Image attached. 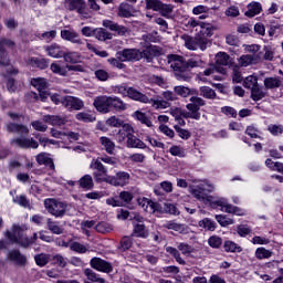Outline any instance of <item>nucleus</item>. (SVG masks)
Here are the masks:
<instances>
[{
    "label": "nucleus",
    "mask_w": 283,
    "mask_h": 283,
    "mask_svg": "<svg viewBox=\"0 0 283 283\" xmlns=\"http://www.w3.org/2000/svg\"><path fill=\"white\" fill-rule=\"evenodd\" d=\"M167 63L171 67L175 77L177 81L189 83L193 75L191 74L190 69L193 67H205V62L200 56L190 57L187 62L180 55L169 54L167 55Z\"/></svg>",
    "instance_id": "obj_1"
},
{
    "label": "nucleus",
    "mask_w": 283,
    "mask_h": 283,
    "mask_svg": "<svg viewBox=\"0 0 283 283\" xmlns=\"http://www.w3.org/2000/svg\"><path fill=\"white\" fill-rule=\"evenodd\" d=\"M213 189H216V187L208 181H200L198 185L189 187V191L191 196H193V198L200 200L205 205H210V207H213L216 209L218 208V205H224V200L220 198L216 199L207 195V192L211 193Z\"/></svg>",
    "instance_id": "obj_2"
},
{
    "label": "nucleus",
    "mask_w": 283,
    "mask_h": 283,
    "mask_svg": "<svg viewBox=\"0 0 283 283\" xmlns=\"http://www.w3.org/2000/svg\"><path fill=\"white\" fill-rule=\"evenodd\" d=\"M115 138L119 145L130 149H147V145L134 135V127L130 124L123 125Z\"/></svg>",
    "instance_id": "obj_3"
},
{
    "label": "nucleus",
    "mask_w": 283,
    "mask_h": 283,
    "mask_svg": "<svg viewBox=\"0 0 283 283\" xmlns=\"http://www.w3.org/2000/svg\"><path fill=\"white\" fill-rule=\"evenodd\" d=\"M6 238H8L11 244H19L20 247H30L34 241L28 237L23 235V229L19 226H12L11 231L6 232Z\"/></svg>",
    "instance_id": "obj_4"
},
{
    "label": "nucleus",
    "mask_w": 283,
    "mask_h": 283,
    "mask_svg": "<svg viewBox=\"0 0 283 283\" xmlns=\"http://www.w3.org/2000/svg\"><path fill=\"white\" fill-rule=\"evenodd\" d=\"M44 207L46 211L55 218H63V216H65V211H67V203L56 199L44 200Z\"/></svg>",
    "instance_id": "obj_5"
},
{
    "label": "nucleus",
    "mask_w": 283,
    "mask_h": 283,
    "mask_svg": "<svg viewBox=\"0 0 283 283\" xmlns=\"http://www.w3.org/2000/svg\"><path fill=\"white\" fill-rule=\"evenodd\" d=\"M65 8L73 12L77 11L82 19H92V13L87 10V7L83 0H65Z\"/></svg>",
    "instance_id": "obj_6"
},
{
    "label": "nucleus",
    "mask_w": 283,
    "mask_h": 283,
    "mask_svg": "<svg viewBox=\"0 0 283 283\" xmlns=\"http://www.w3.org/2000/svg\"><path fill=\"white\" fill-rule=\"evenodd\" d=\"M116 56L122 63L136 62L143 59V52L138 49H124L118 51Z\"/></svg>",
    "instance_id": "obj_7"
},
{
    "label": "nucleus",
    "mask_w": 283,
    "mask_h": 283,
    "mask_svg": "<svg viewBox=\"0 0 283 283\" xmlns=\"http://www.w3.org/2000/svg\"><path fill=\"white\" fill-rule=\"evenodd\" d=\"M130 178L132 175H129V172L118 171L114 176H107L106 182L113 187H127V185H129Z\"/></svg>",
    "instance_id": "obj_8"
},
{
    "label": "nucleus",
    "mask_w": 283,
    "mask_h": 283,
    "mask_svg": "<svg viewBox=\"0 0 283 283\" xmlns=\"http://www.w3.org/2000/svg\"><path fill=\"white\" fill-rule=\"evenodd\" d=\"M93 105L97 112L109 114V112H112V96H97L95 97Z\"/></svg>",
    "instance_id": "obj_9"
},
{
    "label": "nucleus",
    "mask_w": 283,
    "mask_h": 283,
    "mask_svg": "<svg viewBox=\"0 0 283 283\" xmlns=\"http://www.w3.org/2000/svg\"><path fill=\"white\" fill-rule=\"evenodd\" d=\"M62 105L63 107L69 109V112H72L73 109L78 112L80 109H83V107H85V103L83 102V99L70 95L62 97Z\"/></svg>",
    "instance_id": "obj_10"
},
{
    "label": "nucleus",
    "mask_w": 283,
    "mask_h": 283,
    "mask_svg": "<svg viewBox=\"0 0 283 283\" xmlns=\"http://www.w3.org/2000/svg\"><path fill=\"white\" fill-rule=\"evenodd\" d=\"M61 39L63 41H70V43H74L75 45H85V40L73 29H64L61 31Z\"/></svg>",
    "instance_id": "obj_11"
},
{
    "label": "nucleus",
    "mask_w": 283,
    "mask_h": 283,
    "mask_svg": "<svg viewBox=\"0 0 283 283\" xmlns=\"http://www.w3.org/2000/svg\"><path fill=\"white\" fill-rule=\"evenodd\" d=\"M137 205H139V207H142V209L148 213H160V211H163V208H160L158 202H154L145 197L138 198Z\"/></svg>",
    "instance_id": "obj_12"
},
{
    "label": "nucleus",
    "mask_w": 283,
    "mask_h": 283,
    "mask_svg": "<svg viewBox=\"0 0 283 283\" xmlns=\"http://www.w3.org/2000/svg\"><path fill=\"white\" fill-rule=\"evenodd\" d=\"M91 266L92 269H95V271H101L102 273H112L113 271L112 263L101 258H93L91 260Z\"/></svg>",
    "instance_id": "obj_13"
},
{
    "label": "nucleus",
    "mask_w": 283,
    "mask_h": 283,
    "mask_svg": "<svg viewBox=\"0 0 283 283\" xmlns=\"http://www.w3.org/2000/svg\"><path fill=\"white\" fill-rule=\"evenodd\" d=\"M150 96L151 93L144 94L135 87L128 88V98H130L132 101H137L138 103H144L145 105H147L149 103Z\"/></svg>",
    "instance_id": "obj_14"
},
{
    "label": "nucleus",
    "mask_w": 283,
    "mask_h": 283,
    "mask_svg": "<svg viewBox=\"0 0 283 283\" xmlns=\"http://www.w3.org/2000/svg\"><path fill=\"white\" fill-rule=\"evenodd\" d=\"M3 45L14 48V41L8 39L0 40V65H10V60L8 59V53L3 49Z\"/></svg>",
    "instance_id": "obj_15"
},
{
    "label": "nucleus",
    "mask_w": 283,
    "mask_h": 283,
    "mask_svg": "<svg viewBox=\"0 0 283 283\" xmlns=\"http://www.w3.org/2000/svg\"><path fill=\"white\" fill-rule=\"evenodd\" d=\"M261 56L258 53L245 54L239 57V65L241 67H249V65H256Z\"/></svg>",
    "instance_id": "obj_16"
},
{
    "label": "nucleus",
    "mask_w": 283,
    "mask_h": 283,
    "mask_svg": "<svg viewBox=\"0 0 283 283\" xmlns=\"http://www.w3.org/2000/svg\"><path fill=\"white\" fill-rule=\"evenodd\" d=\"M44 50L49 56L52 59H63L65 56V51L63 50V46L53 43L51 45L44 46Z\"/></svg>",
    "instance_id": "obj_17"
},
{
    "label": "nucleus",
    "mask_w": 283,
    "mask_h": 283,
    "mask_svg": "<svg viewBox=\"0 0 283 283\" xmlns=\"http://www.w3.org/2000/svg\"><path fill=\"white\" fill-rule=\"evenodd\" d=\"M102 24L104 28L112 30V32H116L119 36H125V34L129 32L126 27L118 25L116 22H113L111 20H104Z\"/></svg>",
    "instance_id": "obj_18"
},
{
    "label": "nucleus",
    "mask_w": 283,
    "mask_h": 283,
    "mask_svg": "<svg viewBox=\"0 0 283 283\" xmlns=\"http://www.w3.org/2000/svg\"><path fill=\"white\" fill-rule=\"evenodd\" d=\"M36 85H38L39 98L42 102L48 101V98H50V90L48 88V80L38 78Z\"/></svg>",
    "instance_id": "obj_19"
},
{
    "label": "nucleus",
    "mask_w": 283,
    "mask_h": 283,
    "mask_svg": "<svg viewBox=\"0 0 283 283\" xmlns=\"http://www.w3.org/2000/svg\"><path fill=\"white\" fill-rule=\"evenodd\" d=\"M220 200H223V203L217 205V207H221V211H224L226 213H235V216H245L247 212H244V210L229 205V201L226 198H220Z\"/></svg>",
    "instance_id": "obj_20"
},
{
    "label": "nucleus",
    "mask_w": 283,
    "mask_h": 283,
    "mask_svg": "<svg viewBox=\"0 0 283 283\" xmlns=\"http://www.w3.org/2000/svg\"><path fill=\"white\" fill-rule=\"evenodd\" d=\"M11 145L13 147H22L23 149L31 147L32 149H36V142L30 138H15L11 140Z\"/></svg>",
    "instance_id": "obj_21"
},
{
    "label": "nucleus",
    "mask_w": 283,
    "mask_h": 283,
    "mask_svg": "<svg viewBox=\"0 0 283 283\" xmlns=\"http://www.w3.org/2000/svg\"><path fill=\"white\" fill-rule=\"evenodd\" d=\"M148 101L149 102L147 103V105H151V107H155V109H167L171 107V104L166 99H160L153 95H150Z\"/></svg>",
    "instance_id": "obj_22"
},
{
    "label": "nucleus",
    "mask_w": 283,
    "mask_h": 283,
    "mask_svg": "<svg viewBox=\"0 0 283 283\" xmlns=\"http://www.w3.org/2000/svg\"><path fill=\"white\" fill-rule=\"evenodd\" d=\"M145 50L142 51L143 59H147V61H151L154 56H158L160 54V49L156 45L146 44Z\"/></svg>",
    "instance_id": "obj_23"
},
{
    "label": "nucleus",
    "mask_w": 283,
    "mask_h": 283,
    "mask_svg": "<svg viewBox=\"0 0 283 283\" xmlns=\"http://www.w3.org/2000/svg\"><path fill=\"white\" fill-rule=\"evenodd\" d=\"M44 123H50V125H53L54 127H62V125H65L67 123V119L65 117H61L59 115H45L43 117Z\"/></svg>",
    "instance_id": "obj_24"
},
{
    "label": "nucleus",
    "mask_w": 283,
    "mask_h": 283,
    "mask_svg": "<svg viewBox=\"0 0 283 283\" xmlns=\"http://www.w3.org/2000/svg\"><path fill=\"white\" fill-rule=\"evenodd\" d=\"M6 127H7V132H10L11 134H20L21 136H23V134H28V132H30L28 126L14 124V123H9L6 125Z\"/></svg>",
    "instance_id": "obj_25"
},
{
    "label": "nucleus",
    "mask_w": 283,
    "mask_h": 283,
    "mask_svg": "<svg viewBox=\"0 0 283 283\" xmlns=\"http://www.w3.org/2000/svg\"><path fill=\"white\" fill-rule=\"evenodd\" d=\"M117 14L118 17H123L124 19H129V17L134 15V8L127 2H122L118 7Z\"/></svg>",
    "instance_id": "obj_26"
},
{
    "label": "nucleus",
    "mask_w": 283,
    "mask_h": 283,
    "mask_svg": "<svg viewBox=\"0 0 283 283\" xmlns=\"http://www.w3.org/2000/svg\"><path fill=\"white\" fill-rule=\"evenodd\" d=\"M133 235H135V238H143L145 240L149 238V230L147 227H145V224L137 223L134 226Z\"/></svg>",
    "instance_id": "obj_27"
},
{
    "label": "nucleus",
    "mask_w": 283,
    "mask_h": 283,
    "mask_svg": "<svg viewBox=\"0 0 283 283\" xmlns=\"http://www.w3.org/2000/svg\"><path fill=\"white\" fill-rule=\"evenodd\" d=\"M205 105H207V102L202 97L192 96L190 97V103L186 105V108L200 111V107H205Z\"/></svg>",
    "instance_id": "obj_28"
},
{
    "label": "nucleus",
    "mask_w": 283,
    "mask_h": 283,
    "mask_svg": "<svg viewBox=\"0 0 283 283\" xmlns=\"http://www.w3.org/2000/svg\"><path fill=\"white\" fill-rule=\"evenodd\" d=\"M63 59H64L65 63L76 64V63H81L83 56L81 55V53H78L76 51H71V52L64 51Z\"/></svg>",
    "instance_id": "obj_29"
},
{
    "label": "nucleus",
    "mask_w": 283,
    "mask_h": 283,
    "mask_svg": "<svg viewBox=\"0 0 283 283\" xmlns=\"http://www.w3.org/2000/svg\"><path fill=\"white\" fill-rule=\"evenodd\" d=\"M132 116L133 118H135V120H138L139 123H142V125H146V127H154V123H151V119H149L147 114L140 111H136L133 113Z\"/></svg>",
    "instance_id": "obj_30"
},
{
    "label": "nucleus",
    "mask_w": 283,
    "mask_h": 283,
    "mask_svg": "<svg viewBox=\"0 0 283 283\" xmlns=\"http://www.w3.org/2000/svg\"><path fill=\"white\" fill-rule=\"evenodd\" d=\"M125 112L127 109V104L120 99L118 96L111 97V111Z\"/></svg>",
    "instance_id": "obj_31"
},
{
    "label": "nucleus",
    "mask_w": 283,
    "mask_h": 283,
    "mask_svg": "<svg viewBox=\"0 0 283 283\" xmlns=\"http://www.w3.org/2000/svg\"><path fill=\"white\" fill-rule=\"evenodd\" d=\"M8 259L14 264H25V256H23V254H21V252H19L18 250L9 251Z\"/></svg>",
    "instance_id": "obj_32"
},
{
    "label": "nucleus",
    "mask_w": 283,
    "mask_h": 283,
    "mask_svg": "<svg viewBox=\"0 0 283 283\" xmlns=\"http://www.w3.org/2000/svg\"><path fill=\"white\" fill-rule=\"evenodd\" d=\"M262 12V4L260 2H251L248 6V11H245V17L253 19V17L260 14Z\"/></svg>",
    "instance_id": "obj_33"
},
{
    "label": "nucleus",
    "mask_w": 283,
    "mask_h": 283,
    "mask_svg": "<svg viewBox=\"0 0 283 283\" xmlns=\"http://www.w3.org/2000/svg\"><path fill=\"white\" fill-rule=\"evenodd\" d=\"M36 160L39 165H44V167H49V169H54V161L46 153H41L38 155Z\"/></svg>",
    "instance_id": "obj_34"
},
{
    "label": "nucleus",
    "mask_w": 283,
    "mask_h": 283,
    "mask_svg": "<svg viewBox=\"0 0 283 283\" xmlns=\"http://www.w3.org/2000/svg\"><path fill=\"white\" fill-rule=\"evenodd\" d=\"M216 72H219V74H227V71L224 67L217 66L216 64H211L208 69L203 71V73H200L199 76L202 78V76H211L212 74H216Z\"/></svg>",
    "instance_id": "obj_35"
},
{
    "label": "nucleus",
    "mask_w": 283,
    "mask_h": 283,
    "mask_svg": "<svg viewBox=\"0 0 283 283\" xmlns=\"http://www.w3.org/2000/svg\"><path fill=\"white\" fill-rule=\"evenodd\" d=\"M181 40L184 41L185 48H187V50H192V51L198 50L197 36L193 38V36L184 34L181 35Z\"/></svg>",
    "instance_id": "obj_36"
},
{
    "label": "nucleus",
    "mask_w": 283,
    "mask_h": 283,
    "mask_svg": "<svg viewBox=\"0 0 283 283\" xmlns=\"http://www.w3.org/2000/svg\"><path fill=\"white\" fill-rule=\"evenodd\" d=\"M282 85V80L280 77H266L264 80L265 90H277Z\"/></svg>",
    "instance_id": "obj_37"
},
{
    "label": "nucleus",
    "mask_w": 283,
    "mask_h": 283,
    "mask_svg": "<svg viewBox=\"0 0 283 283\" xmlns=\"http://www.w3.org/2000/svg\"><path fill=\"white\" fill-rule=\"evenodd\" d=\"M254 255L256 260H270V258H273V251L266 250V248L261 247L255 250Z\"/></svg>",
    "instance_id": "obj_38"
},
{
    "label": "nucleus",
    "mask_w": 283,
    "mask_h": 283,
    "mask_svg": "<svg viewBox=\"0 0 283 283\" xmlns=\"http://www.w3.org/2000/svg\"><path fill=\"white\" fill-rule=\"evenodd\" d=\"M99 143L107 154H114V149H116V144H114L112 139H109L108 137H101Z\"/></svg>",
    "instance_id": "obj_39"
},
{
    "label": "nucleus",
    "mask_w": 283,
    "mask_h": 283,
    "mask_svg": "<svg viewBox=\"0 0 283 283\" xmlns=\"http://www.w3.org/2000/svg\"><path fill=\"white\" fill-rule=\"evenodd\" d=\"M166 252L169 253L170 255H172V258H175V260L178 264H181L182 266H185V264H187V262L180 255V250H178L174 247H167Z\"/></svg>",
    "instance_id": "obj_40"
},
{
    "label": "nucleus",
    "mask_w": 283,
    "mask_h": 283,
    "mask_svg": "<svg viewBox=\"0 0 283 283\" xmlns=\"http://www.w3.org/2000/svg\"><path fill=\"white\" fill-rule=\"evenodd\" d=\"M75 118L82 123H94L96 120V116L90 112H80L75 115Z\"/></svg>",
    "instance_id": "obj_41"
},
{
    "label": "nucleus",
    "mask_w": 283,
    "mask_h": 283,
    "mask_svg": "<svg viewBox=\"0 0 283 283\" xmlns=\"http://www.w3.org/2000/svg\"><path fill=\"white\" fill-rule=\"evenodd\" d=\"M199 94L200 96H202L203 98H208L209 101H213L216 99V91L209 86H201L199 88Z\"/></svg>",
    "instance_id": "obj_42"
},
{
    "label": "nucleus",
    "mask_w": 283,
    "mask_h": 283,
    "mask_svg": "<svg viewBox=\"0 0 283 283\" xmlns=\"http://www.w3.org/2000/svg\"><path fill=\"white\" fill-rule=\"evenodd\" d=\"M223 249L227 253H242V247L238 245V243L233 241H226Z\"/></svg>",
    "instance_id": "obj_43"
},
{
    "label": "nucleus",
    "mask_w": 283,
    "mask_h": 283,
    "mask_svg": "<svg viewBox=\"0 0 283 283\" xmlns=\"http://www.w3.org/2000/svg\"><path fill=\"white\" fill-rule=\"evenodd\" d=\"M93 36H95L97 41H108L109 39H112V33L103 28H96Z\"/></svg>",
    "instance_id": "obj_44"
},
{
    "label": "nucleus",
    "mask_w": 283,
    "mask_h": 283,
    "mask_svg": "<svg viewBox=\"0 0 283 283\" xmlns=\"http://www.w3.org/2000/svg\"><path fill=\"white\" fill-rule=\"evenodd\" d=\"M160 189H163V191H165V193H171V191H174V184H171V181H163L160 184L159 188H155V190H154L156 196L163 195V192H160Z\"/></svg>",
    "instance_id": "obj_45"
},
{
    "label": "nucleus",
    "mask_w": 283,
    "mask_h": 283,
    "mask_svg": "<svg viewBox=\"0 0 283 283\" xmlns=\"http://www.w3.org/2000/svg\"><path fill=\"white\" fill-rule=\"evenodd\" d=\"M216 63L217 65H231V56H229V54L224 53V52H219L216 55Z\"/></svg>",
    "instance_id": "obj_46"
},
{
    "label": "nucleus",
    "mask_w": 283,
    "mask_h": 283,
    "mask_svg": "<svg viewBox=\"0 0 283 283\" xmlns=\"http://www.w3.org/2000/svg\"><path fill=\"white\" fill-rule=\"evenodd\" d=\"M164 229H169L171 231H177V233H185V224L176 223L175 221H168L163 224Z\"/></svg>",
    "instance_id": "obj_47"
},
{
    "label": "nucleus",
    "mask_w": 283,
    "mask_h": 283,
    "mask_svg": "<svg viewBox=\"0 0 283 283\" xmlns=\"http://www.w3.org/2000/svg\"><path fill=\"white\" fill-rule=\"evenodd\" d=\"M158 12L161 17H165V19H169L171 14H174V6L165 4L161 2V4L159 6Z\"/></svg>",
    "instance_id": "obj_48"
},
{
    "label": "nucleus",
    "mask_w": 283,
    "mask_h": 283,
    "mask_svg": "<svg viewBox=\"0 0 283 283\" xmlns=\"http://www.w3.org/2000/svg\"><path fill=\"white\" fill-rule=\"evenodd\" d=\"M84 275L90 280V282L105 283V279L98 276V274H96L92 269H85Z\"/></svg>",
    "instance_id": "obj_49"
},
{
    "label": "nucleus",
    "mask_w": 283,
    "mask_h": 283,
    "mask_svg": "<svg viewBox=\"0 0 283 283\" xmlns=\"http://www.w3.org/2000/svg\"><path fill=\"white\" fill-rule=\"evenodd\" d=\"M174 92L177 96H181V98H187V96L191 95V88L182 85L175 86Z\"/></svg>",
    "instance_id": "obj_50"
},
{
    "label": "nucleus",
    "mask_w": 283,
    "mask_h": 283,
    "mask_svg": "<svg viewBox=\"0 0 283 283\" xmlns=\"http://www.w3.org/2000/svg\"><path fill=\"white\" fill-rule=\"evenodd\" d=\"M78 182L82 189H92L94 187V179L90 175L83 176Z\"/></svg>",
    "instance_id": "obj_51"
},
{
    "label": "nucleus",
    "mask_w": 283,
    "mask_h": 283,
    "mask_svg": "<svg viewBox=\"0 0 283 283\" xmlns=\"http://www.w3.org/2000/svg\"><path fill=\"white\" fill-rule=\"evenodd\" d=\"M258 86V77L255 75H249L248 77H245V80L243 81V87L248 88V90H254V87Z\"/></svg>",
    "instance_id": "obj_52"
},
{
    "label": "nucleus",
    "mask_w": 283,
    "mask_h": 283,
    "mask_svg": "<svg viewBox=\"0 0 283 283\" xmlns=\"http://www.w3.org/2000/svg\"><path fill=\"white\" fill-rule=\"evenodd\" d=\"M132 244H134V242L132 241V237H123L119 241L118 250L129 251V249H132Z\"/></svg>",
    "instance_id": "obj_53"
},
{
    "label": "nucleus",
    "mask_w": 283,
    "mask_h": 283,
    "mask_svg": "<svg viewBox=\"0 0 283 283\" xmlns=\"http://www.w3.org/2000/svg\"><path fill=\"white\" fill-rule=\"evenodd\" d=\"M266 96V92H264L260 86H256L251 90V98L252 101H262Z\"/></svg>",
    "instance_id": "obj_54"
},
{
    "label": "nucleus",
    "mask_w": 283,
    "mask_h": 283,
    "mask_svg": "<svg viewBox=\"0 0 283 283\" xmlns=\"http://www.w3.org/2000/svg\"><path fill=\"white\" fill-rule=\"evenodd\" d=\"M199 227L206 231H216V222L211 221L209 218L199 221Z\"/></svg>",
    "instance_id": "obj_55"
},
{
    "label": "nucleus",
    "mask_w": 283,
    "mask_h": 283,
    "mask_svg": "<svg viewBox=\"0 0 283 283\" xmlns=\"http://www.w3.org/2000/svg\"><path fill=\"white\" fill-rule=\"evenodd\" d=\"M48 228L51 230L55 235H61L64 229L56 221L48 220Z\"/></svg>",
    "instance_id": "obj_56"
},
{
    "label": "nucleus",
    "mask_w": 283,
    "mask_h": 283,
    "mask_svg": "<svg viewBox=\"0 0 283 283\" xmlns=\"http://www.w3.org/2000/svg\"><path fill=\"white\" fill-rule=\"evenodd\" d=\"M13 202L20 207H23L24 209H32L30 206V200H28V198L23 195L14 197Z\"/></svg>",
    "instance_id": "obj_57"
},
{
    "label": "nucleus",
    "mask_w": 283,
    "mask_h": 283,
    "mask_svg": "<svg viewBox=\"0 0 283 283\" xmlns=\"http://www.w3.org/2000/svg\"><path fill=\"white\" fill-rule=\"evenodd\" d=\"M51 72H53V74H59L60 76H67V69L62 67L61 65H59V63L53 62L50 66Z\"/></svg>",
    "instance_id": "obj_58"
},
{
    "label": "nucleus",
    "mask_w": 283,
    "mask_h": 283,
    "mask_svg": "<svg viewBox=\"0 0 283 283\" xmlns=\"http://www.w3.org/2000/svg\"><path fill=\"white\" fill-rule=\"evenodd\" d=\"M200 28L201 34H203V36H213V31L216 30V27H213V24L202 22Z\"/></svg>",
    "instance_id": "obj_59"
},
{
    "label": "nucleus",
    "mask_w": 283,
    "mask_h": 283,
    "mask_svg": "<svg viewBox=\"0 0 283 283\" xmlns=\"http://www.w3.org/2000/svg\"><path fill=\"white\" fill-rule=\"evenodd\" d=\"M146 10H153L154 12H158L160 10V6L163 1L160 0H145Z\"/></svg>",
    "instance_id": "obj_60"
},
{
    "label": "nucleus",
    "mask_w": 283,
    "mask_h": 283,
    "mask_svg": "<svg viewBox=\"0 0 283 283\" xmlns=\"http://www.w3.org/2000/svg\"><path fill=\"white\" fill-rule=\"evenodd\" d=\"M211 45V41L205 36H197V50H201V52H205L207 48Z\"/></svg>",
    "instance_id": "obj_61"
},
{
    "label": "nucleus",
    "mask_w": 283,
    "mask_h": 283,
    "mask_svg": "<svg viewBox=\"0 0 283 283\" xmlns=\"http://www.w3.org/2000/svg\"><path fill=\"white\" fill-rule=\"evenodd\" d=\"M95 229H96L97 233H109V232L114 231V228L108 222H99L95 227Z\"/></svg>",
    "instance_id": "obj_62"
},
{
    "label": "nucleus",
    "mask_w": 283,
    "mask_h": 283,
    "mask_svg": "<svg viewBox=\"0 0 283 283\" xmlns=\"http://www.w3.org/2000/svg\"><path fill=\"white\" fill-rule=\"evenodd\" d=\"M216 220L220 224V227H229V226L233 224V219H231L224 214H217Z\"/></svg>",
    "instance_id": "obj_63"
},
{
    "label": "nucleus",
    "mask_w": 283,
    "mask_h": 283,
    "mask_svg": "<svg viewBox=\"0 0 283 283\" xmlns=\"http://www.w3.org/2000/svg\"><path fill=\"white\" fill-rule=\"evenodd\" d=\"M268 132H270V134H272V136H282L283 125L271 124L268 126Z\"/></svg>",
    "instance_id": "obj_64"
}]
</instances>
